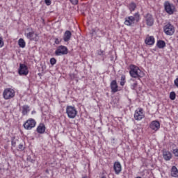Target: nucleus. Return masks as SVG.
<instances>
[{
  "instance_id": "6",
  "label": "nucleus",
  "mask_w": 178,
  "mask_h": 178,
  "mask_svg": "<svg viewBox=\"0 0 178 178\" xmlns=\"http://www.w3.org/2000/svg\"><path fill=\"white\" fill-rule=\"evenodd\" d=\"M35 124H37L35 120L33 118H29L24 124V129H26V130H31V129L35 127Z\"/></svg>"
},
{
  "instance_id": "2",
  "label": "nucleus",
  "mask_w": 178,
  "mask_h": 178,
  "mask_svg": "<svg viewBox=\"0 0 178 178\" xmlns=\"http://www.w3.org/2000/svg\"><path fill=\"white\" fill-rule=\"evenodd\" d=\"M140 13H136L134 15V16L127 17L125 18L124 24H125V26H133V24L138 23V22H140Z\"/></svg>"
},
{
  "instance_id": "28",
  "label": "nucleus",
  "mask_w": 178,
  "mask_h": 178,
  "mask_svg": "<svg viewBox=\"0 0 178 178\" xmlns=\"http://www.w3.org/2000/svg\"><path fill=\"white\" fill-rule=\"evenodd\" d=\"M18 151H24V145H23V144L19 145Z\"/></svg>"
},
{
  "instance_id": "9",
  "label": "nucleus",
  "mask_w": 178,
  "mask_h": 178,
  "mask_svg": "<svg viewBox=\"0 0 178 178\" xmlns=\"http://www.w3.org/2000/svg\"><path fill=\"white\" fill-rule=\"evenodd\" d=\"M165 12L168 13V15H173L175 13V6L173 4H171L168 1H166L164 4Z\"/></svg>"
},
{
  "instance_id": "25",
  "label": "nucleus",
  "mask_w": 178,
  "mask_h": 178,
  "mask_svg": "<svg viewBox=\"0 0 178 178\" xmlns=\"http://www.w3.org/2000/svg\"><path fill=\"white\" fill-rule=\"evenodd\" d=\"M170 99H171V101H175L176 99V92H171L170 93Z\"/></svg>"
},
{
  "instance_id": "3",
  "label": "nucleus",
  "mask_w": 178,
  "mask_h": 178,
  "mask_svg": "<svg viewBox=\"0 0 178 178\" xmlns=\"http://www.w3.org/2000/svg\"><path fill=\"white\" fill-rule=\"evenodd\" d=\"M16 92L11 88H7L4 89L3 92V97L4 99H12V98H15V95Z\"/></svg>"
},
{
  "instance_id": "30",
  "label": "nucleus",
  "mask_w": 178,
  "mask_h": 178,
  "mask_svg": "<svg viewBox=\"0 0 178 178\" xmlns=\"http://www.w3.org/2000/svg\"><path fill=\"white\" fill-rule=\"evenodd\" d=\"M50 63L51 65H54L56 63V59L55 58H52L50 59Z\"/></svg>"
},
{
  "instance_id": "31",
  "label": "nucleus",
  "mask_w": 178,
  "mask_h": 178,
  "mask_svg": "<svg viewBox=\"0 0 178 178\" xmlns=\"http://www.w3.org/2000/svg\"><path fill=\"white\" fill-rule=\"evenodd\" d=\"M72 5H77L79 3V0H70Z\"/></svg>"
},
{
  "instance_id": "19",
  "label": "nucleus",
  "mask_w": 178,
  "mask_h": 178,
  "mask_svg": "<svg viewBox=\"0 0 178 178\" xmlns=\"http://www.w3.org/2000/svg\"><path fill=\"white\" fill-rule=\"evenodd\" d=\"M45 124L40 123L37 127V131L39 134H44L45 133Z\"/></svg>"
},
{
  "instance_id": "36",
  "label": "nucleus",
  "mask_w": 178,
  "mask_h": 178,
  "mask_svg": "<svg viewBox=\"0 0 178 178\" xmlns=\"http://www.w3.org/2000/svg\"><path fill=\"white\" fill-rule=\"evenodd\" d=\"M11 144H12V146H13V147H16V140H13L11 141Z\"/></svg>"
},
{
  "instance_id": "23",
  "label": "nucleus",
  "mask_w": 178,
  "mask_h": 178,
  "mask_svg": "<svg viewBox=\"0 0 178 178\" xmlns=\"http://www.w3.org/2000/svg\"><path fill=\"white\" fill-rule=\"evenodd\" d=\"M18 45L20 48H25L26 47V42L24 41V39L20 38L18 40Z\"/></svg>"
},
{
  "instance_id": "37",
  "label": "nucleus",
  "mask_w": 178,
  "mask_h": 178,
  "mask_svg": "<svg viewBox=\"0 0 178 178\" xmlns=\"http://www.w3.org/2000/svg\"><path fill=\"white\" fill-rule=\"evenodd\" d=\"M60 41H59V39H58V38H56L55 39V44H60Z\"/></svg>"
},
{
  "instance_id": "29",
  "label": "nucleus",
  "mask_w": 178,
  "mask_h": 178,
  "mask_svg": "<svg viewBox=\"0 0 178 178\" xmlns=\"http://www.w3.org/2000/svg\"><path fill=\"white\" fill-rule=\"evenodd\" d=\"M172 154H174L175 156L178 157V149H172Z\"/></svg>"
},
{
  "instance_id": "14",
  "label": "nucleus",
  "mask_w": 178,
  "mask_h": 178,
  "mask_svg": "<svg viewBox=\"0 0 178 178\" xmlns=\"http://www.w3.org/2000/svg\"><path fill=\"white\" fill-rule=\"evenodd\" d=\"M111 91L115 93V92H118V91H119V86H118V82L116 81V80H113L111 83L110 85Z\"/></svg>"
},
{
  "instance_id": "33",
  "label": "nucleus",
  "mask_w": 178,
  "mask_h": 178,
  "mask_svg": "<svg viewBox=\"0 0 178 178\" xmlns=\"http://www.w3.org/2000/svg\"><path fill=\"white\" fill-rule=\"evenodd\" d=\"M104 52H105V51H104L103 50H101V49H100V50H98V51H97V54L101 56L104 55Z\"/></svg>"
},
{
  "instance_id": "12",
  "label": "nucleus",
  "mask_w": 178,
  "mask_h": 178,
  "mask_svg": "<svg viewBox=\"0 0 178 178\" xmlns=\"http://www.w3.org/2000/svg\"><path fill=\"white\" fill-rule=\"evenodd\" d=\"M160 127H161V124L156 120L152 121L149 124V128L154 131H158Z\"/></svg>"
},
{
  "instance_id": "5",
  "label": "nucleus",
  "mask_w": 178,
  "mask_h": 178,
  "mask_svg": "<svg viewBox=\"0 0 178 178\" xmlns=\"http://www.w3.org/2000/svg\"><path fill=\"white\" fill-rule=\"evenodd\" d=\"M163 31L166 35H173L175 34V26L172 24L168 23L163 26Z\"/></svg>"
},
{
  "instance_id": "18",
  "label": "nucleus",
  "mask_w": 178,
  "mask_h": 178,
  "mask_svg": "<svg viewBox=\"0 0 178 178\" xmlns=\"http://www.w3.org/2000/svg\"><path fill=\"white\" fill-rule=\"evenodd\" d=\"M70 38H72V32L66 31L63 35V40L65 42H67V41H70Z\"/></svg>"
},
{
  "instance_id": "4",
  "label": "nucleus",
  "mask_w": 178,
  "mask_h": 178,
  "mask_svg": "<svg viewBox=\"0 0 178 178\" xmlns=\"http://www.w3.org/2000/svg\"><path fill=\"white\" fill-rule=\"evenodd\" d=\"M66 113L70 119H74L77 116V110L73 106H67Z\"/></svg>"
},
{
  "instance_id": "22",
  "label": "nucleus",
  "mask_w": 178,
  "mask_h": 178,
  "mask_svg": "<svg viewBox=\"0 0 178 178\" xmlns=\"http://www.w3.org/2000/svg\"><path fill=\"white\" fill-rule=\"evenodd\" d=\"M128 8L130 12H134V10H136V8H137V4L134 2H131L128 5Z\"/></svg>"
},
{
  "instance_id": "8",
  "label": "nucleus",
  "mask_w": 178,
  "mask_h": 178,
  "mask_svg": "<svg viewBox=\"0 0 178 178\" xmlns=\"http://www.w3.org/2000/svg\"><path fill=\"white\" fill-rule=\"evenodd\" d=\"M67 47L66 46H59L57 49L55 51V55L56 56H60L61 55H67Z\"/></svg>"
},
{
  "instance_id": "32",
  "label": "nucleus",
  "mask_w": 178,
  "mask_h": 178,
  "mask_svg": "<svg viewBox=\"0 0 178 178\" xmlns=\"http://www.w3.org/2000/svg\"><path fill=\"white\" fill-rule=\"evenodd\" d=\"M2 47H3V39L0 37V48H2Z\"/></svg>"
},
{
  "instance_id": "17",
  "label": "nucleus",
  "mask_w": 178,
  "mask_h": 178,
  "mask_svg": "<svg viewBox=\"0 0 178 178\" xmlns=\"http://www.w3.org/2000/svg\"><path fill=\"white\" fill-rule=\"evenodd\" d=\"M172 153L169 151H164L163 152V157L164 158L165 161H170L172 158Z\"/></svg>"
},
{
  "instance_id": "24",
  "label": "nucleus",
  "mask_w": 178,
  "mask_h": 178,
  "mask_svg": "<svg viewBox=\"0 0 178 178\" xmlns=\"http://www.w3.org/2000/svg\"><path fill=\"white\" fill-rule=\"evenodd\" d=\"M157 47L160 49L165 48L166 47V43H165V41L163 40H159L157 42Z\"/></svg>"
},
{
  "instance_id": "15",
  "label": "nucleus",
  "mask_w": 178,
  "mask_h": 178,
  "mask_svg": "<svg viewBox=\"0 0 178 178\" xmlns=\"http://www.w3.org/2000/svg\"><path fill=\"white\" fill-rule=\"evenodd\" d=\"M113 169L115 175H120V172H122V165L120 162H115L113 165Z\"/></svg>"
},
{
  "instance_id": "11",
  "label": "nucleus",
  "mask_w": 178,
  "mask_h": 178,
  "mask_svg": "<svg viewBox=\"0 0 178 178\" xmlns=\"http://www.w3.org/2000/svg\"><path fill=\"white\" fill-rule=\"evenodd\" d=\"M25 37H26V38L31 41H37L38 40V35L33 31L28 33H25Z\"/></svg>"
},
{
  "instance_id": "13",
  "label": "nucleus",
  "mask_w": 178,
  "mask_h": 178,
  "mask_svg": "<svg viewBox=\"0 0 178 178\" xmlns=\"http://www.w3.org/2000/svg\"><path fill=\"white\" fill-rule=\"evenodd\" d=\"M145 22L147 26L151 27V26H154V17L151 14H147L145 16Z\"/></svg>"
},
{
  "instance_id": "16",
  "label": "nucleus",
  "mask_w": 178,
  "mask_h": 178,
  "mask_svg": "<svg viewBox=\"0 0 178 178\" xmlns=\"http://www.w3.org/2000/svg\"><path fill=\"white\" fill-rule=\"evenodd\" d=\"M147 45H154L155 44V38L154 36H147L145 40Z\"/></svg>"
},
{
  "instance_id": "21",
  "label": "nucleus",
  "mask_w": 178,
  "mask_h": 178,
  "mask_svg": "<svg viewBox=\"0 0 178 178\" xmlns=\"http://www.w3.org/2000/svg\"><path fill=\"white\" fill-rule=\"evenodd\" d=\"M170 175L172 177H178V169L176 166L172 167Z\"/></svg>"
},
{
  "instance_id": "26",
  "label": "nucleus",
  "mask_w": 178,
  "mask_h": 178,
  "mask_svg": "<svg viewBox=\"0 0 178 178\" xmlns=\"http://www.w3.org/2000/svg\"><path fill=\"white\" fill-rule=\"evenodd\" d=\"M125 83H126V76L122 75L121 76L120 86H124Z\"/></svg>"
},
{
  "instance_id": "20",
  "label": "nucleus",
  "mask_w": 178,
  "mask_h": 178,
  "mask_svg": "<svg viewBox=\"0 0 178 178\" xmlns=\"http://www.w3.org/2000/svg\"><path fill=\"white\" fill-rule=\"evenodd\" d=\"M22 115L23 116H26L28 115L29 112H30V106L29 105H24L22 106Z\"/></svg>"
},
{
  "instance_id": "1",
  "label": "nucleus",
  "mask_w": 178,
  "mask_h": 178,
  "mask_svg": "<svg viewBox=\"0 0 178 178\" xmlns=\"http://www.w3.org/2000/svg\"><path fill=\"white\" fill-rule=\"evenodd\" d=\"M129 74L134 79L144 77V72L140 68L134 65H129Z\"/></svg>"
},
{
  "instance_id": "10",
  "label": "nucleus",
  "mask_w": 178,
  "mask_h": 178,
  "mask_svg": "<svg viewBox=\"0 0 178 178\" xmlns=\"http://www.w3.org/2000/svg\"><path fill=\"white\" fill-rule=\"evenodd\" d=\"M19 74L21 76H27L29 74V68L24 64H19Z\"/></svg>"
},
{
  "instance_id": "27",
  "label": "nucleus",
  "mask_w": 178,
  "mask_h": 178,
  "mask_svg": "<svg viewBox=\"0 0 178 178\" xmlns=\"http://www.w3.org/2000/svg\"><path fill=\"white\" fill-rule=\"evenodd\" d=\"M132 81H134V83L131 84V88L132 90H136V88H137V86H138L137 81H135L134 80H132Z\"/></svg>"
},
{
  "instance_id": "7",
  "label": "nucleus",
  "mask_w": 178,
  "mask_h": 178,
  "mask_svg": "<svg viewBox=\"0 0 178 178\" xmlns=\"http://www.w3.org/2000/svg\"><path fill=\"white\" fill-rule=\"evenodd\" d=\"M145 118V114H144V110L141 108H138L134 113L135 120H143Z\"/></svg>"
},
{
  "instance_id": "34",
  "label": "nucleus",
  "mask_w": 178,
  "mask_h": 178,
  "mask_svg": "<svg viewBox=\"0 0 178 178\" xmlns=\"http://www.w3.org/2000/svg\"><path fill=\"white\" fill-rule=\"evenodd\" d=\"M44 2L47 6H49V5L51 3V0H44Z\"/></svg>"
},
{
  "instance_id": "35",
  "label": "nucleus",
  "mask_w": 178,
  "mask_h": 178,
  "mask_svg": "<svg viewBox=\"0 0 178 178\" xmlns=\"http://www.w3.org/2000/svg\"><path fill=\"white\" fill-rule=\"evenodd\" d=\"M174 84H175V87H177V88H178V78H177V79L174 81Z\"/></svg>"
}]
</instances>
